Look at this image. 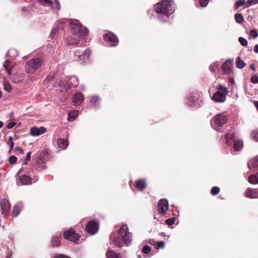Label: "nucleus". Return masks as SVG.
Masks as SVG:
<instances>
[{"label": "nucleus", "mask_w": 258, "mask_h": 258, "mask_svg": "<svg viewBox=\"0 0 258 258\" xmlns=\"http://www.w3.org/2000/svg\"><path fill=\"white\" fill-rule=\"evenodd\" d=\"M238 41L242 46H245L247 45V40L246 39L244 38L243 37H239Z\"/></svg>", "instance_id": "43"}, {"label": "nucleus", "mask_w": 258, "mask_h": 258, "mask_svg": "<svg viewBox=\"0 0 258 258\" xmlns=\"http://www.w3.org/2000/svg\"><path fill=\"white\" fill-rule=\"evenodd\" d=\"M46 128L43 126L40 127H32L30 129V135L33 137L39 136L46 132Z\"/></svg>", "instance_id": "13"}, {"label": "nucleus", "mask_w": 258, "mask_h": 258, "mask_svg": "<svg viewBox=\"0 0 258 258\" xmlns=\"http://www.w3.org/2000/svg\"><path fill=\"white\" fill-rule=\"evenodd\" d=\"M252 136L253 139L258 142V131L254 130L252 132Z\"/></svg>", "instance_id": "48"}, {"label": "nucleus", "mask_w": 258, "mask_h": 258, "mask_svg": "<svg viewBox=\"0 0 258 258\" xmlns=\"http://www.w3.org/2000/svg\"><path fill=\"white\" fill-rule=\"evenodd\" d=\"M156 242H157L154 241L153 239H149V241H148V243H150V244L153 245L155 246Z\"/></svg>", "instance_id": "61"}, {"label": "nucleus", "mask_w": 258, "mask_h": 258, "mask_svg": "<svg viewBox=\"0 0 258 258\" xmlns=\"http://www.w3.org/2000/svg\"><path fill=\"white\" fill-rule=\"evenodd\" d=\"M60 242V237L54 236L51 240V244L53 246H57Z\"/></svg>", "instance_id": "33"}, {"label": "nucleus", "mask_w": 258, "mask_h": 258, "mask_svg": "<svg viewBox=\"0 0 258 258\" xmlns=\"http://www.w3.org/2000/svg\"><path fill=\"white\" fill-rule=\"evenodd\" d=\"M232 68V62L230 60H227L222 65V71L224 74H229Z\"/></svg>", "instance_id": "15"}, {"label": "nucleus", "mask_w": 258, "mask_h": 258, "mask_svg": "<svg viewBox=\"0 0 258 258\" xmlns=\"http://www.w3.org/2000/svg\"><path fill=\"white\" fill-rule=\"evenodd\" d=\"M235 19L236 22L239 24H242L244 22L243 17L242 14H238V13L235 14Z\"/></svg>", "instance_id": "30"}, {"label": "nucleus", "mask_w": 258, "mask_h": 258, "mask_svg": "<svg viewBox=\"0 0 258 258\" xmlns=\"http://www.w3.org/2000/svg\"><path fill=\"white\" fill-rule=\"evenodd\" d=\"M165 246V242L163 241L157 242L156 243L155 247L157 249H159V248H163Z\"/></svg>", "instance_id": "44"}, {"label": "nucleus", "mask_w": 258, "mask_h": 258, "mask_svg": "<svg viewBox=\"0 0 258 258\" xmlns=\"http://www.w3.org/2000/svg\"><path fill=\"white\" fill-rule=\"evenodd\" d=\"M106 256L107 258H117V254L114 250H109L106 252Z\"/></svg>", "instance_id": "31"}, {"label": "nucleus", "mask_w": 258, "mask_h": 258, "mask_svg": "<svg viewBox=\"0 0 258 258\" xmlns=\"http://www.w3.org/2000/svg\"><path fill=\"white\" fill-rule=\"evenodd\" d=\"M219 67V63L218 62H215L210 66L209 69L212 72H215L216 71V69H218Z\"/></svg>", "instance_id": "39"}, {"label": "nucleus", "mask_w": 258, "mask_h": 258, "mask_svg": "<svg viewBox=\"0 0 258 258\" xmlns=\"http://www.w3.org/2000/svg\"><path fill=\"white\" fill-rule=\"evenodd\" d=\"M99 100L97 96H92L90 100V103L94 106H96Z\"/></svg>", "instance_id": "38"}, {"label": "nucleus", "mask_w": 258, "mask_h": 258, "mask_svg": "<svg viewBox=\"0 0 258 258\" xmlns=\"http://www.w3.org/2000/svg\"><path fill=\"white\" fill-rule=\"evenodd\" d=\"M199 100L200 95L197 93H192L187 97V104L191 107H198L200 105Z\"/></svg>", "instance_id": "8"}, {"label": "nucleus", "mask_w": 258, "mask_h": 258, "mask_svg": "<svg viewBox=\"0 0 258 258\" xmlns=\"http://www.w3.org/2000/svg\"><path fill=\"white\" fill-rule=\"evenodd\" d=\"M250 81L252 83H258V77L257 76H253L251 77Z\"/></svg>", "instance_id": "54"}, {"label": "nucleus", "mask_w": 258, "mask_h": 258, "mask_svg": "<svg viewBox=\"0 0 258 258\" xmlns=\"http://www.w3.org/2000/svg\"><path fill=\"white\" fill-rule=\"evenodd\" d=\"M55 258H71L63 254H59L55 256Z\"/></svg>", "instance_id": "59"}, {"label": "nucleus", "mask_w": 258, "mask_h": 258, "mask_svg": "<svg viewBox=\"0 0 258 258\" xmlns=\"http://www.w3.org/2000/svg\"><path fill=\"white\" fill-rule=\"evenodd\" d=\"M233 137L234 136L233 134H227L225 135V139L226 143L228 145H229L230 141L232 140Z\"/></svg>", "instance_id": "41"}, {"label": "nucleus", "mask_w": 258, "mask_h": 258, "mask_svg": "<svg viewBox=\"0 0 258 258\" xmlns=\"http://www.w3.org/2000/svg\"><path fill=\"white\" fill-rule=\"evenodd\" d=\"M79 115V111L74 110L68 113V120L69 121L74 120Z\"/></svg>", "instance_id": "26"}, {"label": "nucleus", "mask_w": 258, "mask_h": 258, "mask_svg": "<svg viewBox=\"0 0 258 258\" xmlns=\"http://www.w3.org/2000/svg\"><path fill=\"white\" fill-rule=\"evenodd\" d=\"M22 208V204L18 203L14 206L12 211V215L13 217H16L18 215Z\"/></svg>", "instance_id": "21"}, {"label": "nucleus", "mask_w": 258, "mask_h": 258, "mask_svg": "<svg viewBox=\"0 0 258 258\" xmlns=\"http://www.w3.org/2000/svg\"><path fill=\"white\" fill-rule=\"evenodd\" d=\"M146 186V181L143 179H139L136 181V187L140 190H143Z\"/></svg>", "instance_id": "23"}, {"label": "nucleus", "mask_w": 258, "mask_h": 258, "mask_svg": "<svg viewBox=\"0 0 258 258\" xmlns=\"http://www.w3.org/2000/svg\"><path fill=\"white\" fill-rule=\"evenodd\" d=\"M60 5L58 1H55V9L59 10L60 9Z\"/></svg>", "instance_id": "57"}, {"label": "nucleus", "mask_w": 258, "mask_h": 258, "mask_svg": "<svg viewBox=\"0 0 258 258\" xmlns=\"http://www.w3.org/2000/svg\"><path fill=\"white\" fill-rule=\"evenodd\" d=\"M38 2L42 5L45 7H49L51 5V2L50 0H38Z\"/></svg>", "instance_id": "35"}, {"label": "nucleus", "mask_w": 258, "mask_h": 258, "mask_svg": "<svg viewBox=\"0 0 258 258\" xmlns=\"http://www.w3.org/2000/svg\"><path fill=\"white\" fill-rule=\"evenodd\" d=\"M4 88L5 90L8 92H10L12 90V88L10 85L7 83L4 84Z\"/></svg>", "instance_id": "55"}, {"label": "nucleus", "mask_w": 258, "mask_h": 258, "mask_svg": "<svg viewBox=\"0 0 258 258\" xmlns=\"http://www.w3.org/2000/svg\"><path fill=\"white\" fill-rule=\"evenodd\" d=\"M250 68L253 71H255V66H254V64H251L250 65Z\"/></svg>", "instance_id": "63"}, {"label": "nucleus", "mask_w": 258, "mask_h": 258, "mask_svg": "<svg viewBox=\"0 0 258 258\" xmlns=\"http://www.w3.org/2000/svg\"><path fill=\"white\" fill-rule=\"evenodd\" d=\"M227 121V117L223 113H220L216 115L211 120V123L212 127L218 132L220 130L217 127L218 126H222L225 124Z\"/></svg>", "instance_id": "7"}, {"label": "nucleus", "mask_w": 258, "mask_h": 258, "mask_svg": "<svg viewBox=\"0 0 258 258\" xmlns=\"http://www.w3.org/2000/svg\"><path fill=\"white\" fill-rule=\"evenodd\" d=\"M209 2V0H199V3L202 7L207 6Z\"/></svg>", "instance_id": "50"}, {"label": "nucleus", "mask_w": 258, "mask_h": 258, "mask_svg": "<svg viewBox=\"0 0 258 258\" xmlns=\"http://www.w3.org/2000/svg\"><path fill=\"white\" fill-rule=\"evenodd\" d=\"M86 230L91 234H94L98 231V224L95 221H90L86 225Z\"/></svg>", "instance_id": "12"}, {"label": "nucleus", "mask_w": 258, "mask_h": 258, "mask_svg": "<svg viewBox=\"0 0 258 258\" xmlns=\"http://www.w3.org/2000/svg\"><path fill=\"white\" fill-rule=\"evenodd\" d=\"M57 144L59 148L66 149L69 145L68 140L61 138L58 139L57 140Z\"/></svg>", "instance_id": "22"}, {"label": "nucleus", "mask_w": 258, "mask_h": 258, "mask_svg": "<svg viewBox=\"0 0 258 258\" xmlns=\"http://www.w3.org/2000/svg\"><path fill=\"white\" fill-rule=\"evenodd\" d=\"M68 81H62L59 83V86L61 88L62 90H65L64 89V88L66 86H67L68 85Z\"/></svg>", "instance_id": "52"}, {"label": "nucleus", "mask_w": 258, "mask_h": 258, "mask_svg": "<svg viewBox=\"0 0 258 258\" xmlns=\"http://www.w3.org/2000/svg\"><path fill=\"white\" fill-rule=\"evenodd\" d=\"M31 183V179L30 177L26 175H21L19 178V181H17V184L20 185H27Z\"/></svg>", "instance_id": "14"}, {"label": "nucleus", "mask_w": 258, "mask_h": 258, "mask_svg": "<svg viewBox=\"0 0 258 258\" xmlns=\"http://www.w3.org/2000/svg\"><path fill=\"white\" fill-rule=\"evenodd\" d=\"M253 51L255 53H258V44H256L253 48Z\"/></svg>", "instance_id": "62"}, {"label": "nucleus", "mask_w": 258, "mask_h": 258, "mask_svg": "<svg viewBox=\"0 0 258 258\" xmlns=\"http://www.w3.org/2000/svg\"><path fill=\"white\" fill-rule=\"evenodd\" d=\"M245 196L249 198H258V192L253 189L248 188L245 192Z\"/></svg>", "instance_id": "20"}, {"label": "nucleus", "mask_w": 258, "mask_h": 258, "mask_svg": "<svg viewBox=\"0 0 258 258\" xmlns=\"http://www.w3.org/2000/svg\"><path fill=\"white\" fill-rule=\"evenodd\" d=\"M71 21V19H61L58 21V24L57 26H60L61 27V29L63 27V25L67 23H68L70 24V21Z\"/></svg>", "instance_id": "32"}, {"label": "nucleus", "mask_w": 258, "mask_h": 258, "mask_svg": "<svg viewBox=\"0 0 258 258\" xmlns=\"http://www.w3.org/2000/svg\"><path fill=\"white\" fill-rule=\"evenodd\" d=\"M15 150L16 151H17L19 153L21 154H23L24 153L22 149L19 147H16Z\"/></svg>", "instance_id": "58"}, {"label": "nucleus", "mask_w": 258, "mask_h": 258, "mask_svg": "<svg viewBox=\"0 0 258 258\" xmlns=\"http://www.w3.org/2000/svg\"><path fill=\"white\" fill-rule=\"evenodd\" d=\"M90 50L84 46L78 47L75 51V56L77 60L85 61L89 59Z\"/></svg>", "instance_id": "6"}, {"label": "nucleus", "mask_w": 258, "mask_h": 258, "mask_svg": "<svg viewBox=\"0 0 258 258\" xmlns=\"http://www.w3.org/2000/svg\"><path fill=\"white\" fill-rule=\"evenodd\" d=\"M236 66L238 69H242L245 66V62L241 60L239 57H238L236 60Z\"/></svg>", "instance_id": "29"}, {"label": "nucleus", "mask_w": 258, "mask_h": 258, "mask_svg": "<svg viewBox=\"0 0 258 258\" xmlns=\"http://www.w3.org/2000/svg\"><path fill=\"white\" fill-rule=\"evenodd\" d=\"M245 5H246V3L245 2V0H237L234 5V6H235V9H237L240 7H241L242 6H245Z\"/></svg>", "instance_id": "34"}, {"label": "nucleus", "mask_w": 258, "mask_h": 258, "mask_svg": "<svg viewBox=\"0 0 258 258\" xmlns=\"http://www.w3.org/2000/svg\"><path fill=\"white\" fill-rule=\"evenodd\" d=\"M68 81V84L64 88V89H68L71 87H77L78 85V79L76 77L73 76L70 77Z\"/></svg>", "instance_id": "17"}, {"label": "nucleus", "mask_w": 258, "mask_h": 258, "mask_svg": "<svg viewBox=\"0 0 258 258\" xmlns=\"http://www.w3.org/2000/svg\"><path fill=\"white\" fill-rule=\"evenodd\" d=\"M82 38H80L78 35H74L72 34L71 36H69L67 38L66 41L68 45H75L78 44L79 42V39H81Z\"/></svg>", "instance_id": "19"}, {"label": "nucleus", "mask_w": 258, "mask_h": 258, "mask_svg": "<svg viewBox=\"0 0 258 258\" xmlns=\"http://www.w3.org/2000/svg\"><path fill=\"white\" fill-rule=\"evenodd\" d=\"M132 241V234L128 231L126 225L120 227L118 233L112 232L110 236V243L115 247H121L123 246V242L128 244Z\"/></svg>", "instance_id": "1"}, {"label": "nucleus", "mask_w": 258, "mask_h": 258, "mask_svg": "<svg viewBox=\"0 0 258 258\" xmlns=\"http://www.w3.org/2000/svg\"><path fill=\"white\" fill-rule=\"evenodd\" d=\"M254 104L255 105V108L258 111V101H254Z\"/></svg>", "instance_id": "64"}, {"label": "nucleus", "mask_w": 258, "mask_h": 258, "mask_svg": "<svg viewBox=\"0 0 258 258\" xmlns=\"http://www.w3.org/2000/svg\"><path fill=\"white\" fill-rule=\"evenodd\" d=\"M247 166L249 169H251L252 167H258V155L249 161L247 164Z\"/></svg>", "instance_id": "24"}, {"label": "nucleus", "mask_w": 258, "mask_h": 258, "mask_svg": "<svg viewBox=\"0 0 258 258\" xmlns=\"http://www.w3.org/2000/svg\"><path fill=\"white\" fill-rule=\"evenodd\" d=\"M158 211L160 214H165L168 209V202L166 199H161L158 204Z\"/></svg>", "instance_id": "10"}, {"label": "nucleus", "mask_w": 258, "mask_h": 258, "mask_svg": "<svg viewBox=\"0 0 258 258\" xmlns=\"http://www.w3.org/2000/svg\"><path fill=\"white\" fill-rule=\"evenodd\" d=\"M64 238L70 241L76 242L79 238V236L73 229H70L63 233Z\"/></svg>", "instance_id": "9"}, {"label": "nucleus", "mask_w": 258, "mask_h": 258, "mask_svg": "<svg viewBox=\"0 0 258 258\" xmlns=\"http://www.w3.org/2000/svg\"><path fill=\"white\" fill-rule=\"evenodd\" d=\"M227 94L228 90L227 88L219 85L217 87V91L212 97V99L216 102H224L226 100Z\"/></svg>", "instance_id": "4"}, {"label": "nucleus", "mask_w": 258, "mask_h": 258, "mask_svg": "<svg viewBox=\"0 0 258 258\" xmlns=\"http://www.w3.org/2000/svg\"><path fill=\"white\" fill-rule=\"evenodd\" d=\"M258 4V0H247L246 3V5L244 8H248L253 5H256Z\"/></svg>", "instance_id": "36"}, {"label": "nucleus", "mask_w": 258, "mask_h": 258, "mask_svg": "<svg viewBox=\"0 0 258 258\" xmlns=\"http://www.w3.org/2000/svg\"><path fill=\"white\" fill-rule=\"evenodd\" d=\"M117 258H127L126 254L125 253L117 254Z\"/></svg>", "instance_id": "60"}, {"label": "nucleus", "mask_w": 258, "mask_h": 258, "mask_svg": "<svg viewBox=\"0 0 258 258\" xmlns=\"http://www.w3.org/2000/svg\"><path fill=\"white\" fill-rule=\"evenodd\" d=\"M16 124V122L15 121H11L9 122L7 125V127L8 129L12 128Z\"/></svg>", "instance_id": "53"}, {"label": "nucleus", "mask_w": 258, "mask_h": 258, "mask_svg": "<svg viewBox=\"0 0 258 258\" xmlns=\"http://www.w3.org/2000/svg\"><path fill=\"white\" fill-rule=\"evenodd\" d=\"M220 191L219 187L217 186H214L212 187L211 190V193L212 195L216 196L217 195Z\"/></svg>", "instance_id": "42"}, {"label": "nucleus", "mask_w": 258, "mask_h": 258, "mask_svg": "<svg viewBox=\"0 0 258 258\" xmlns=\"http://www.w3.org/2000/svg\"><path fill=\"white\" fill-rule=\"evenodd\" d=\"M70 21V28L72 34L75 36L78 35L80 38H84L87 35L89 30L82 26L78 20H71Z\"/></svg>", "instance_id": "3"}, {"label": "nucleus", "mask_w": 258, "mask_h": 258, "mask_svg": "<svg viewBox=\"0 0 258 258\" xmlns=\"http://www.w3.org/2000/svg\"><path fill=\"white\" fill-rule=\"evenodd\" d=\"M61 27L60 26H57L56 28L53 29L52 30L51 33V37L52 38H54L55 35L57 34L58 33V30L61 29Z\"/></svg>", "instance_id": "37"}, {"label": "nucleus", "mask_w": 258, "mask_h": 258, "mask_svg": "<svg viewBox=\"0 0 258 258\" xmlns=\"http://www.w3.org/2000/svg\"><path fill=\"white\" fill-rule=\"evenodd\" d=\"M1 205L2 210H3V214L5 215H7L9 212L10 208V204L7 200L4 199L1 201Z\"/></svg>", "instance_id": "16"}, {"label": "nucleus", "mask_w": 258, "mask_h": 258, "mask_svg": "<svg viewBox=\"0 0 258 258\" xmlns=\"http://www.w3.org/2000/svg\"><path fill=\"white\" fill-rule=\"evenodd\" d=\"M31 154V153L30 152H29L27 153V155H26V158H25L26 162H24L23 164L26 165L27 161H29L30 159Z\"/></svg>", "instance_id": "56"}, {"label": "nucleus", "mask_w": 258, "mask_h": 258, "mask_svg": "<svg viewBox=\"0 0 258 258\" xmlns=\"http://www.w3.org/2000/svg\"><path fill=\"white\" fill-rule=\"evenodd\" d=\"M248 181L252 184L258 183V173L250 175L248 177Z\"/></svg>", "instance_id": "27"}, {"label": "nucleus", "mask_w": 258, "mask_h": 258, "mask_svg": "<svg viewBox=\"0 0 258 258\" xmlns=\"http://www.w3.org/2000/svg\"><path fill=\"white\" fill-rule=\"evenodd\" d=\"M151 250V248L150 246L149 245H145L142 249V252L144 253L148 254L149 253Z\"/></svg>", "instance_id": "45"}, {"label": "nucleus", "mask_w": 258, "mask_h": 258, "mask_svg": "<svg viewBox=\"0 0 258 258\" xmlns=\"http://www.w3.org/2000/svg\"><path fill=\"white\" fill-rule=\"evenodd\" d=\"M13 67L14 64L12 63L11 62H10L9 60H6L4 64V68L9 75H11V70Z\"/></svg>", "instance_id": "25"}, {"label": "nucleus", "mask_w": 258, "mask_h": 258, "mask_svg": "<svg viewBox=\"0 0 258 258\" xmlns=\"http://www.w3.org/2000/svg\"><path fill=\"white\" fill-rule=\"evenodd\" d=\"M83 96L80 93H75L73 97V102L76 106L80 105L83 101Z\"/></svg>", "instance_id": "18"}, {"label": "nucleus", "mask_w": 258, "mask_h": 258, "mask_svg": "<svg viewBox=\"0 0 258 258\" xmlns=\"http://www.w3.org/2000/svg\"><path fill=\"white\" fill-rule=\"evenodd\" d=\"M8 54L11 57H15L17 55V52L15 49H12L8 51Z\"/></svg>", "instance_id": "46"}, {"label": "nucleus", "mask_w": 258, "mask_h": 258, "mask_svg": "<svg viewBox=\"0 0 258 258\" xmlns=\"http://www.w3.org/2000/svg\"><path fill=\"white\" fill-rule=\"evenodd\" d=\"M7 144L10 147V151H9L10 152L11 150H12L13 149L14 145L13 137L12 136L9 137L8 141L7 142Z\"/></svg>", "instance_id": "40"}, {"label": "nucleus", "mask_w": 258, "mask_h": 258, "mask_svg": "<svg viewBox=\"0 0 258 258\" xmlns=\"http://www.w3.org/2000/svg\"><path fill=\"white\" fill-rule=\"evenodd\" d=\"M250 35L253 38H256L258 36V33L255 30L252 29L250 31Z\"/></svg>", "instance_id": "51"}, {"label": "nucleus", "mask_w": 258, "mask_h": 258, "mask_svg": "<svg viewBox=\"0 0 258 258\" xmlns=\"http://www.w3.org/2000/svg\"><path fill=\"white\" fill-rule=\"evenodd\" d=\"M155 10L158 14L159 19L162 22H166L169 17L174 12L173 2L163 1L156 5Z\"/></svg>", "instance_id": "2"}, {"label": "nucleus", "mask_w": 258, "mask_h": 258, "mask_svg": "<svg viewBox=\"0 0 258 258\" xmlns=\"http://www.w3.org/2000/svg\"><path fill=\"white\" fill-rule=\"evenodd\" d=\"M243 143L242 141H237L233 145V148L235 151H239L243 147Z\"/></svg>", "instance_id": "28"}, {"label": "nucleus", "mask_w": 258, "mask_h": 258, "mask_svg": "<svg viewBox=\"0 0 258 258\" xmlns=\"http://www.w3.org/2000/svg\"><path fill=\"white\" fill-rule=\"evenodd\" d=\"M17 158L15 156H11L9 159V163L11 164H15L17 161Z\"/></svg>", "instance_id": "49"}, {"label": "nucleus", "mask_w": 258, "mask_h": 258, "mask_svg": "<svg viewBox=\"0 0 258 258\" xmlns=\"http://www.w3.org/2000/svg\"><path fill=\"white\" fill-rule=\"evenodd\" d=\"M42 64V61L40 58H32L27 61L25 69L28 73H33L38 70Z\"/></svg>", "instance_id": "5"}, {"label": "nucleus", "mask_w": 258, "mask_h": 258, "mask_svg": "<svg viewBox=\"0 0 258 258\" xmlns=\"http://www.w3.org/2000/svg\"><path fill=\"white\" fill-rule=\"evenodd\" d=\"M104 38L106 41L109 42L111 44V46H116L118 43L117 37L112 33L110 32L104 35Z\"/></svg>", "instance_id": "11"}, {"label": "nucleus", "mask_w": 258, "mask_h": 258, "mask_svg": "<svg viewBox=\"0 0 258 258\" xmlns=\"http://www.w3.org/2000/svg\"><path fill=\"white\" fill-rule=\"evenodd\" d=\"M175 221V219L174 218H169V219H167L166 220L165 223L167 225L170 226V225H172L174 224Z\"/></svg>", "instance_id": "47"}]
</instances>
